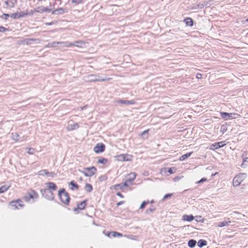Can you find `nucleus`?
<instances>
[{
    "label": "nucleus",
    "mask_w": 248,
    "mask_h": 248,
    "mask_svg": "<svg viewBox=\"0 0 248 248\" xmlns=\"http://www.w3.org/2000/svg\"><path fill=\"white\" fill-rule=\"evenodd\" d=\"M65 12H67L66 9H63L62 8H59L52 11L51 13L53 15H62L64 14Z\"/></svg>",
    "instance_id": "nucleus-17"
},
{
    "label": "nucleus",
    "mask_w": 248,
    "mask_h": 248,
    "mask_svg": "<svg viewBox=\"0 0 248 248\" xmlns=\"http://www.w3.org/2000/svg\"><path fill=\"white\" fill-rule=\"evenodd\" d=\"M79 127V124L78 123H75L73 124H70L68 126V128L69 130H76Z\"/></svg>",
    "instance_id": "nucleus-21"
},
{
    "label": "nucleus",
    "mask_w": 248,
    "mask_h": 248,
    "mask_svg": "<svg viewBox=\"0 0 248 248\" xmlns=\"http://www.w3.org/2000/svg\"><path fill=\"white\" fill-rule=\"evenodd\" d=\"M36 13H43V6H41L35 9Z\"/></svg>",
    "instance_id": "nucleus-39"
},
{
    "label": "nucleus",
    "mask_w": 248,
    "mask_h": 248,
    "mask_svg": "<svg viewBox=\"0 0 248 248\" xmlns=\"http://www.w3.org/2000/svg\"><path fill=\"white\" fill-rule=\"evenodd\" d=\"M12 139L16 141L19 140V135L17 133H12L11 135Z\"/></svg>",
    "instance_id": "nucleus-32"
},
{
    "label": "nucleus",
    "mask_w": 248,
    "mask_h": 248,
    "mask_svg": "<svg viewBox=\"0 0 248 248\" xmlns=\"http://www.w3.org/2000/svg\"><path fill=\"white\" fill-rule=\"evenodd\" d=\"M196 6L198 9H202L204 8V5L202 4V3L197 4Z\"/></svg>",
    "instance_id": "nucleus-49"
},
{
    "label": "nucleus",
    "mask_w": 248,
    "mask_h": 248,
    "mask_svg": "<svg viewBox=\"0 0 248 248\" xmlns=\"http://www.w3.org/2000/svg\"><path fill=\"white\" fill-rule=\"evenodd\" d=\"M107 162H108V159L105 158H104V157L100 158L97 161L98 163L102 164L103 165H105Z\"/></svg>",
    "instance_id": "nucleus-34"
},
{
    "label": "nucleus",
    "mask_w": 248,
    "mask_h": 248,
    "mask_svg": "<svg viewBox=\"0 0 248 248\" xmlns=\"http://www.w3.org/2000/svg\"><path fill=\"white\" fill-rule=\"evenodd\" d=\"M42 196L49 201H52L54 199V194L49 189L42 188L40 189Z\"/></svg>",
    "instance_id": "nucleus-2"
},
{
    "label": "nucleus",
    "mask_w": 248,
    "mask_h": 248,
    "mask_svg": "<svg viewBox=\"0 0 248 248\" xmlns=\"http://www.w3.org/2000/svg\"><path fill=\"white\" fill-rule=\"evenodd\" d=\"M22 202L20 199H17L16 201H13L10 202V205L13 207V209H18L19 207H23L24 204L22 203Z\"/></svg>",
    "instance_id": "nucleus-9"
},
{
    "label": "nucleus",
    "mask_w": 248,
    "mask_h": 248,
    "mask_svg": "<svg viewBox=\"0 0 248 248\" xmlns=\"http://www.w3.org/2000/svg\"><path fill=\"white\" fill-rule=\"evenodd\" d=\"M196 77L197 79H201L202 77V75L201 73H198L196 74Z\"/></svg>",
    "instance_id": "nucleus-53"
},
{
    "label": "nucleus",
    "mask_w": 248,
    "mask_h": 248,
    "mask_svg": "<svg viewBox=\"0 0 248 248\" xmlns=\"http://www.w3.org/2000/svg\"><path fill=\"white\" fill-rule=\"evenodd\" d=\"M231 223V221L230 220V218H228L223 221H220L218 222L217 226L219 227H223L224 226H229Z\"/></svg>",
    "instance_id": "nucleus-14"
},
{
    "label": "nucleus",
    "mask_w": 248,
    "mask_h": 248,
    "mask_svg": "<svg viewBox=\"0 0 248 248\" xmlns=\"http://www.w3.org/2000/svg\"><path fill=\"white\" fill-rule=\"evenodd\" d=\"M88 80L90 82H95V81H108L110 79L109 78H102L100 77L99 75L91 74L88 75Z\"/></svg>",
    "instance_id": "nucleus-3"
},
{
    "label": "nucleus",
    "mask_w": 248,
    "mask_h": 248,
    "mask_svg": "<svg viewBox=\"0 0 248 248\" xmlns=\"http://www.w3.org/2000/svg\"><path fill=\"white\" fill-rule=\"evenodd\" d=\"M227 127L224 125H222L220 127V132L224 134L227 130Z\"/></svg>",
    "instance_id": "nucleus-42"
},
{
    "label": "nucleus",
    "mask_w": 248,
    "mask_h": 248,
    "mask_svg": "<svg viewBox=\"0 0 248 248\" xmlns=\"http://www.w3.org/2000/svg\"><path fill=\"white\" fill-rule=\"evenodd\" d=\"M69 44H71V45H70L69 46H74L78 47H81L82 42L81 41H75L73 43L69 42Z\"/></svg>",
    "instance_id": "nucleus-33"
},
{
    "label": "nucleus",
    "mask_w": 248,
    "mask_h": 248,
    "mask_svg": "<svg viewBox=\"0 0 248 248\" xmlns=\"http://www.w3.org/2000/svg\"><path fill=\"white\" fill-rule=\"evenodd\" d=\"M10 16V15L8 14H3L0 17L5 20H7L9 17Z\"/></svg>",
    "instance_id": "nucleus-44"
},
{
    "label": "nucleus",
    "mask_w": 248,
    "mask_h": 248,
    "mask_svg": "<svg viewBox=\"0 0 248 248\" xmlns=\"http://www.w3.org/2000/svg\"><path fill=\"white\" fill-rule=\"evenodd\" d=\"M10 187V186H2L0 187V194L6 192Z\"/></svg>",
    "instance_id": "nucleus-31"
},
{
    "label": "nucleus",
    "mask_w": 248,
    "mask_h": 248,
    "mask_svg": "<svg viewBox=\"0 0 248 248\" xmlns=\"http://www.w3.org/2000/svg\"><path fill=\"white\" fill-rule=\"evenodd\" d=\"M192 153H193L192 152H190V153H187L182 155L180 157L179 160L181 161H182L186 160V159H187L188 157H189L191 155Z\"/></svg>",
    "instance_id": "nucleus-25"
},
{
    "label": "nucleus",
    "mask_w": 248,
    "mask_h": 248,
    "mask_svg": "<svg viewBox=\"0 0 248 248\" xmlns=\"http://www.w3.org/2000/svg\"><path fill=\"white\" fill-rule=\"evenodd\" d=\"M10 17L14 19H19L18 13H14L10 15Z\"/></svg>",
    "instance_id": "nucleus-37"
},
{
    "label": "nucleus",
    "mask_w": 248,
    "mask_h": 248,
    "mask_svg": "<svg viewBox=\"0 0 248 248\" xmlns=\"http://www.w3.org/2000/svg\"><path fill=\"white\" fill-rule=\"evenodd\" d=\"M108 237L110 238L112 237H121L122 236V234L116 232H108L106 234Z\"/></svg>",
    "instance_id": "nucleus-15"
},
{
    "label": "nucleus",
    "mask_w": 248,
    "mask_h": 248,
    "mask_svg": "<svg viewBox=\"0 0 248 248\" xmlns=\"http://www.w3.org/2000/svg\"><path fill=\"white\" fill-rule=\"evenodd\" d=\"M51 9H49L47 7H44L43 6V12H49L50 11H51Z\"/></svg>",
    "instance_id": "nucleus-50"
},
{
    "label": "nucleus",
    "mask_w": 248,
    "mask_h": 248,
    "mask_svg": "<svg viewBox=\"0 0 248 248\" xmlns=\"http://www.w3.org/2000/svg\"><path fill=\"white\" fill-rule=\"evenodd\" d=\"M53 24V22H47L45 24L47 26H50L52 25Z\"/></svg>",
    "instance_id": "nucleus-58"
},
{
    "label": "nucleus",
    "mask_w": 248,
    "mask_h": 248,
    "mask_svg": "<svg viewBox=\"0 0 248 248\" xmlns=\"http://www.w3.org/2000/svg\"><path fill=\"white\" fill-rule=\"evenodd\" d=\"M197 242L195 240L190 239L188 242V246L190 248H193L195 247Z\"/></svg>",
    "instance_id": "nucleus-24"
},
{
    "label": "nucleus",
    "mask_w": 248,
    "mask_h": 248,
    "mask_svg": "<svg viewBox=\"0 0 248 248\" xmlns=\"http://www.w3.org/2000/svg\"><path fill=\"white\" fill-rule=\"evenodd\" d=\"M233 214H239V213L238 212H233Z\"/></svg>",
    "instance_id": "nucleus-64"
},
{
    "label": "nucleus",
    "mask_w": 248,
    "mask_h": 248,
    "mask_svg": "<svg viewBox=\"0 0 248 248\" xmlns=\"http://www.w3.org/2000/svg\"><path fill=\"white\" fill-rule=\"evenodd\" d=\"M4 3L9 8V0H6Z\"/></svg>",
    "instance_id": "nucleus-59"
},
{
    "label": "nucleus",
    "mask_w": 248,
    "mask_h": 248,
    "mask_svg": "<svg viewBox=\"0 0 248 248\" xmlns=\"http://www.w3.org/2000/svg\"><path fill=\"white\" fill-rule=\"evenodd\" d=\"M46 185L47 187V189H49V190H52L55 191L57 189V186L53 182H47L46 183Z\"/></svg>",
    "instance_id": "nucleus-18"
},
{
    "label": "nucleus",
    "mask_w": 248,
    "mask_h": 248,
    "mask_svg": "<svg viewBox=\"0 0 248 248\" xmlns=\"http://www.w3.org/2000/svg\"><path fill=\"white\" fill-rule=\"evenodd\" d=\"M220 114L221 118L224 120H228L234 118V117H233V115H239L236 113H229L226 112H220Z\"/></svg>",
    "instance_id": "nucleus-10"
},
{
    "label": "nucleus",
    "mask_w": 248,
    "mask_h": 248,
    "mask_svg": "<svg viewBox=\"0 0 248 248\" xmlns=\"http://www.w3.org/2000/svg\"><path fill=\"white\" fill-rule=\"evenodd\" d=\"M175 170H176V169L175 168H174V167L170 168L169 169L168 172L170 174H172L175 172Z\"/></svg>",
    "instance_id": "nucleus-46"
},
{
    "label": "nucleus",
    "mask_w": 248,
    "mask_h": 248,
    "mask_svg": "<svg viewBox=\"0 0 248 248\" xmlns=\"http://www.w3.org/2000/svg\"><path fill=\"white\" fill-rule=\"evenodd\" d=\"M88 200H85L82 202L77 203V207H75L73 209L74 211L77 212L79 210H82L85 209Z\"/></svg>",
    "instance_id": "nucleus-12"
},
{
    "label": "nucleus",
    "mask_w": 248,
    "mask_h": 248,
    "mask_svg": "<svg viewBox=\"0 0 248 248\" xmlns=\"http://www.w3.org/2000/svg\"><path fill=\"white\" fill-rule=\"evenodd\" d=\"M25 16V15L24 14V12L21 11L18 13V17L19 19L22 17H24Z\"/></svg>",
    "instance_id": "nucleus-47"
},
{
    "label": "nucleus",
    "mask_w": 248,
    "mask_h": 248,
    "mask_svg": "<svg viewBox=\"0 0 248 248\" xmlns=\"http://www.w3.org/2000/svg\"><path fill=\"white\" fill-rule=\"evenodd\" d=\"M48 170H42L38 171V174L39 175L45 176L46 175Z\"/></svg>",
    "instance_id": "nucleus-36"
},
{
    "label": "nucleus",
    "mask_w": 248,
    "mask_h": 248,
    "mask_svg": "<svg viewBox=\"0 0 248 248\" xmlns=\"http://www.w3.org/2000/svg\"><path fill=\"white\" fill-rule=\"evenodd\" d=\"M69 185H71L72 186V187H71V189L73 190H74L75 189H78L79 187V186L74 181H71L69 183Z\"/></svg>",
    "instance_id": "nucleus-28"
},
{
    "label": "nucleus",
    "mask_w": 248,
    "mask_h": 248,
    "mask_svg": "<svg viewBox=\"0 0 248 248\" xmlns=\"http://www.w3.org/2000/svg\"><path fill=\"white\" fill-rule=\"evenodd\" d=\"M9 8H12L15 7V5L17 3V0H9Z\"/></svg>",
    "instance_id": "nucleus-30"
},
{
    "label": "nucleus",
    "mask_w": 248,
    "mask_h": 248,
    "mask_svg": "<svg viewBox=\"0 0 248 248\" xmlns=\"http://www.w3.org/2000/svg\"><path fill=\"white\" fill-rule=\"evenodd\" d=\"M149 203V201H143V202L141 203V204H140V209H143V208L145 207V206H146L148 203Z\"/></svg>",
    "instance_id": "nucleus-38"
},
{
    "label": "nucleus",
    "mask_w": 248,
    "mask_h": 248,
    "mask_svg": "<svg viewBox=\"0 0 248 248\" xmlns=\"http://www.w3.org/2000/svg\"><path fill=\"white\" fill-rule=\"evenodd\" d=\"M206 181H207V178H202L200 180L197 181L196 182V184H200V183H203L204 182H206Z\"/></svg>",
    "instance_id": "nucleus-48"
},
{
    "label": "nucleus",
    "mask_w": 248,
    "mask_h": 248,
    "mask_svg": "<svg viewBox=\"0 0 248 248\" xmlns=\"http://www.w3.org/2000/svg\"><path fill=\"white\" fill-rule=\"evenodd\" d=\"M193 10H195V9H198V8H197V6H196V5L195 6H193L192 8H191Z\"/></svg>",
    "instance_id": "nucleus-61"
},
{
    "label": "nucleus",
    "mask_w": 248,
    "mask_h": 248,
    "mask_svg": "<svg viewBox=\"0 0 248 248\" xmlns=\"http://www.w3.org/2000/svg\"><path fill=\"white\" fill-rule=\"evenodd\" d=\"M79 180L80 181H82L83 180V179H82V177H80V178H79Z\"/></svg>",
    "instance_id": "nucleus-62"
},
{
    "label": "nucleus",
    "mask_w": 248,
    "mask_h": 248,
    "mask_svg": "<svg viewBox=\"0 0 248 248\" xmlns=\"http://www.w3.org/2000/svg\"><path fill=\"white\" fill-rule=\"evenodd\" d=\"M115 157L118 161H128L131 160L132 156L128 154H121Z\"/></svg>",
    "instance_id": "nucleus-6"
},
{
    "label": "nucleus",
    "mask_w": 248,
    "mask_h": 248,
    "mask_svg": "<svg viewBox=\"0 0 248 248\" xmlns=\"http://www.w3.org/2000/svg\"><path fill=\"white\" fill-rule=\"evenodd\" d=\"M154 202V200H152L151 202H150V203H153Z\"/></svg>",
    "instance_id": "nucleus-63"
},
{
    "label": "nucleus",
    "mask_w": 248,
    "mask_h": 248,
    "mask_svg": "<svg viewBox=\"0 0 248 248\" xmlns=\"http://www.w3.org/2000/svg\"><path fill=\"white\" fill-rule=\"evenodd\" d=\"M113 187L114 189L118 190L119 189L122 190L125 186L123 185V183H120L113 186Z\"/></svg>",
    "instance_id": "nucleus-26"
},
{
    "label": "nucleus",
    "mask_w": 248,
    "mask_h": 248,
    "mask_svg": "<svg viewBox=\"0 0 248 248\" xmlns=\"http://www.w3.org/2000/svg\"><path fill=\"white\" fill-rule=\"evenodd\" d=\"M116 195L122 198H124V195L121 193H120L119 192H118L116 193Z\"/></svg>",
    "instance_id": "nucleus-54"
},
{
    "label": "nucleus",
    "mask_w": 248,
    "mask_h": 248,
    "mask_svg": "<svg viewBox=\"0 0 248 248\" xmlns=\"http://www.w3.org/2000/svg\"><path fill=\"white\" fill-rule=\"evenodd\" d=\"M97 171V169L94 167H90L87 168H84V170L81 171V173H82L85 176L87 177H91Z\"/></svg>",
    "instance_id": "nucleus-4"
},
{
    "label": "nucleus",
    "mask_w": 248,
    "mask_h": 248,
    "mask_svg": "<svg viewBox=\"0 0 248 248\" xmlns=\"http://www.w3.org/2000/svg\"><path fill=\"white\" fill-rule=\"evenodd\" d=\"M56 174L54 172H49L48 171H47V174H46V176H47L48 177H54L56 176Z\"/></svg>",
    "instance_id": "nucleus-43"
},
{
    "label": "nucleus",
    "mask_w": 248,
    "mask_h": 248,
    "mask_svg": "<svg viewBox=\"0 0 248 248\" xmlns=\"http://www.w3.org/2000/svg\"><path fill=\"white\" fill-rule=\"evenodd\" d=\"M148 131H149V130H144V131H143L141 133V135L142 136H144V135H145L146 134H147L148 133Z\"/></svg>",
    "instance_id": "nucleus-55"
},
{
    "label": "nucleus",
    "mask_w": 248,
    "mask_h": 248,
    "mask_svg": "<svg viewBox=\"0 0 248 248\" xmlns=\"http://www.w3.org/2000/svg\"><path fill=\"white\" fill-rule=\"evenodd\" d=\"M119 102L122 103V104L126 105H133V104H134L135 103V102L134 100H121Z\"/></svg>",
    "instance_id": "nucleus-23"
},
{
    "label": "nucleus",
    "mask_w": 248,
    "mask_h": 248,
    "mask_svg": "<svg viewBox=\"0 0 248 248\" xmlns=\"http://www.w3.org/2000/svg\"><path fill=\"white\" fill-rule=\"evenodd\" d=\"M202 4L204 5V7L205 6H207L209 4V2L208 1H204L202 3Z\"/></svg>",
    "instance_id": "nucleus-57"
},
{
    "label": "nucleus",
    "mask_w": 248,
    "mask_h": 248,
    "mask_svg": "<svg viewBox=\"0 0 248 248\" xmlns=\"http://www.w3.org/2000/svg\"><path fill=\"white\" fill-rule=\"evenodd\" d=\"M124 203V201H122L118 202L117 203V206H120V205L123 204Z\"/></svg>",
    "instance_id": "nucleus-56"
},
{
    "label": "nucleus",
    "mask_w": 248,
    "mask_h": 248,
    "mask_svg": "<svg viewBox=\"0 0 248 248\" xmlns=\"http://www.w3.org/2000/svg\"><path fill=\"white\" fill-rule=\"evenodd\" d=\"M36 39L34 38H27L24 39L22 40L19 41L18 42V44H23L25 43L26 45H30L31 44V42H34L36 40Z\"/></svg>",
    "instance_id": "nucleus-16"
},
{
    "label": "nucleus",
    "mask_w": 248,
    "mask_h": 248,
    "mask_svg": "<svg viewBox=\"0 0 248 248\" xmlns=\"http://www.w3.org/2000/svg\"><path fill=\"white\" fill-rule=\"evenodd\" d=\"M6 31H9L8 28H6L3 26H0V32H4Z\"/></svg>",
    "instance_id": "nucleus-45"
},
{
    "label": "nucleus",
    "mask_w": 248,
    "mask_h": 248,
    "mask_svg": "<svg viewBox=\"0 0 248 248\" xmlns=\"http://www.w3.org/2000/svg\"><path fill=\"white\" fill-rule=\"evenodd\" d=\"M58 196L61 202L65 205H68L70 200L69 194L64 188L60 189L58 191Z\"/></svg>",
    "instance_id": "nucleus-1"
},
{
    "label": "nucleus",
    "mask_w": 248,
    "mask_h": 248,
    "mask_svg": "<svg viewBox=\"0 0 248 248\" xmlns=\"http://www.w3.org/2000/svg\"><path fill=\"white\" fill-rule=\"evenodd\" d=\"M184 22L187 26L192 27L193 25L194 21L190 17H186L184 19Z\"/></svg>",
    "instance_id": "nucleus-19"
},
{
    "label": "nucleus",
    "mask_w": 248,
    "mask_h": 248,
    "mask_svg": "<svg viewBox=\"0 0 248 248\" xmlns=\"http://www.w3.org/2000/svg\"><path fill=\"white\" fill-rule=\"evenodd\" d=\"M194 218V217L193 215H184L183 216V220L185 221H192Z\"/></svg>",
    "instance_id": "nucleus-20"
},
{
    "label": "nucleus",
    "mask_w": 248,
    "mask_h": 248,
    "mask_svg": "<svg viewBox=\"0 0 248 248\" xmlns=\"http://www.w3.org/2000/svg\"><path fill=\"white\" fill-rule=\"evenodd\" d=\"M172 196V193H168V194H165L163 198V200H166L167 199H168V198H170L171 196Z\"/></svg>",
    "instance_id": "nucleus-41"
},
{
    "label": "nucleus",
    "mask_w": 248,
    "mask_h": 248,
    "mask_svg": "<svg viewBox=\"0 0 248 248\" xmlns=\"http://www.w3.org/2000/svg\"><path fill=\"white\" fill-rule=\"evenodd\" d=\"M248 159V157L246 158L245 159H243V161L241 165L242 167H245L246 166H248V161L247 160Z\"/></svg>",
    "instance_id": "nucleus-40"
},
{
    "label": "nucleus",
    "mask_w": 248,
    "mask_h": 248,
    "mask_svg": "<svg viewBox=\"0 0 248 248\" xmlns=\"http://www.w3.org/2000/svg\"><path fill=\"white\" fill-rule=\"evenodd\" d=\"M136 174L135 172L131 173L130 174H128V176H129V178H127L125 182L123 183V185L125 187H128L130 184H131V183L135 179L136 177Z\"/></svg>",
    "instance_id": "nucleus-7"
},
{
    "label": "nucleus",
    "mask_w": 248,
    "mask_h": 248,
    "mask_svg": "<svg viewBox=\"0 0 248 248\" xmlns=\"http://www.w3.org/2000/svg\"><path fill=\"white\" fill-rule=\"evenodd\" d=\"M105 145L102 143H99L94 147L93 151L95 153L99 154L103 152L105 150Z\"/></svg>",
    "instance_id": "nucleus-11"
},
{
    "label": "nucleus",
    "mask_w": 248,
    "mask_h": 248,
    "mask_svg": "<svg viewBox=\"0 0 248 248\" xmlns=\"http://www.w3.org/2000/svg\"><path fill=\"white\" fill-rule=\"evenodd\" d=\"M84 189L87 192L90 193L92 191L93 188L91 184H86L84 187Z\"/></svg>",
    "instance_id": "nucleus-27"
},
{
    "label": "nucleus",
    "mask_w": 248,
    "mask_h": 248,
    "mask_svg": "<svg viewBox=\"0 0 248 248\" xmlns=\"http://www.w3.org/2000/svg\"><path fill=\"white\" fill-rule=\"evenodd\" d=\"M29 13L30 16L33 15L34 13H36L35 9H34L33 10H31L30 11H29Z\"/></svg>",
    "instance_id": "nucleus-52"
},
{
    "label": "nucleus",
    "mask_w": 248,
    "mask_h": 248,
    "mask_svg": "<svg viewBox=\"0 0 248 248\" xmlns=\"http://www.w3.org/2000/svg\"><path fill=\"white\" fill-rule=\"evenodd\" d=\"M33 151H34V149H32V148H29L28 149V151L27 152V153L29 154H33Z\"/></svg>",
    "instance_id": "nucleus-51"
},
{
    "label": "nucleus",
    "mask_w": 248,
    "mask_h": 248,
    "mask_svg": "<svg viewBox=\"0 0 248 248\" xmlns=\"http://www.w3.org/2000/svg\"><path fill=\"white\" fill-rule=\"evenodd\" d=\"M246 173H239L233 179V185L234 186H239L241 183L246 178Z\"/></svg>",
    "instance_id": "nucleus-5"
},
{
    "label": "nucleus",
    "mask_w": 248,
    "mask_h": 248,
    "mask_svg": "<svg viewBox=\"0 0 248 248\" xmlns=\"http://www.w3.org/2000/svg\"><path fill=\"white\" fill-rule=\"evenodd\" d=\"M58 44L62 45L64 46L69 47L71 44H69V42H53L51 43H49L46 45V47H55Z\"/></svg>",
    "instance_id": "nucleus-8"
},
{
    "label": "nucleus",
    "mask_w": 248,
    "mask_h": 248,
    "mask_svg": "<svg viewBox=\"0 0 248 248\" xmlns=\"http://www.w3.org/2000/svg\"><path fill=\"white\" fill-rule=\"evenodd\" d=\"M226 145L224 141H220L215 142L211 145L210 149L212 150L218 149L220 148L223 147Z\"/></svg>",
    "instance_id": "nucleus-13"
},
{
    "label": "nucleus",
    "mask_w": 248,
    "mask_h": 248,
    "mask_svg": "<svg viewBox=\"0 0 248 248\" xmlns=\"http://www.w3.org/2000/svg\"><path fill=\"white\" fill-rule=\"evenodd\" d=\"M197 245L199 248H201L202 247L207 245V242L205 240L200 239L197 242Z\"/></svg>",
    "instance_id": "nucleus-22"
},
{
    "label": "nucleus",
    "mask_w": 248,
    "mask_h": 248,
    "mask_svg": "<svg viewBox=\"0 0 248 248\" xmlns=\"http://www.w3.org/2000/svg\"><path fill=\"white\" fill-rule=\"evenodd\" d=\"M24 14L25 15V16L28 15H30L29 11L28 10H27L26 12H24Z\"/></svg>",
    "instance_id": "nucleus-60"
},
{
    "label": "nucleus",
    "mask_w": 248,
    "mask_h": 248,
    "mask_svg": "<svg viewBox=\"0 0 248 248\" xmlns=\"http://www.w3.org/2000/svg\"><path fill=\"white\" fill-rule=\"evenodd\" d=\"M38 197V193L34 190L32 191V193L29 194L30 199H37Z\"/></svg>",
    "instance_id": "nucleus-29"
},
{
    "label": "nucleus",
    "mask_w": 248,
    "mask_h": 248,
    "mask_svg": "<svg viewBox=\"0 0 248 248\" xmlns=\"http://www.w3.org/2000/svg\"><path fill=\"white\" fill-rule=\"evenodd\" d=\"M155 209L156 208L154 206L151 205V207L149 209H148L146 210L145 213L146 214H148L150 213H152L155 210Z\"/></svg>",
    "instance_id": "nucleus-35"
}]
</instances>
